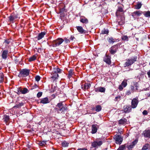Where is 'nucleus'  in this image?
<instances>
[{"mask_svg":"<svg viewBox=\"0 0 150 150\" xmlns=\"http://www.w3.org/2000/svg\"><path fill=\"white\" fill-rule=\"evenodd\" d=\"M74 75V72L72 69H70L68 72V75L67 76L69 79L70 78Z\"/></svg>","mask_w":150,"mask_h":150,"instance_id":"nucleus-26","label":"nucleus"},{"mask_svg":"<svg viewBox=\"0 0 150 150\" xmlns=\"http://www.w3.org/2000/svg\"><path fill=\"white\" fill-rule=\"evenodd\" d=\"M143 134L144 137L150 138V130H145L143 132Z\"/></svg>","mask_w":150,"mask_h":150,"instance_id":"nucleus-15","label":"nucleus"},{"mask_svg":"<svg viewBox=\"0 0 150 150\" xmlns=\"http://www.w3.org/2000/svg\"><path fill=\"white\" fill-rule=\"evenodd\" d=\"M2 68V67L1 66H0V70H1Z\"/></svg>","mask_w":150,"mask_h":150,"instance_id":"nucleus-62","label":"nucleus"},{"mask_svg":"<svg viewBox=\"0 0 150 150\" xmlns=\"http://www.w3.org/2000/svg\"><path fill=\"white\" fill-rule=\"evenodd\" d=\"M139 102L138 98V97H136L135 98H134L131 101V107L132 108H136Z\"/></svg>","mask_w":150,"mask_h":150,"instance_id":"nucleus-4","label":"nucleus"},{"mask_svg":"<svg viewBox=\"0 0 150 150\" xmlns=\"http://www.w3.org/2000/svg\"><path fill=\"white\" fill-rule=\"evenodd\" d=\"M149 144H147L144 145L142 147V148H143L144 149H145L146 150L148 149L149 148Z\"/></svg>","mask_w":150,"mask_h":150,"instance_id":"nucleus-41","label":"nucleus"},{"mask_svg":"<svg viewBox=\"0 0 150 150\" xmlns=\"http://www.w3.org/2000/svg\"><path fill=\"white\" fill-rule=\"evenodd\" d=\"M144 15L146 17H150V11H145L144 13Z\"/></svg>","mask_w":150,"mask_h":150,"instance_id":"nucleus-32","label":"nucleus"},{"mask_svg":"<svg viewBox=\"0 0 150 150\" xmlns=\"http://www.w3.org/2000/svg\"><path fill=\"white\" fill-rule=\"evenodd\" d=\"M98 91L101 92H104L105 91V88L102 87H99L98 89Z\"/></svg>","mask_w":150,"mask_h":150,"instance_id":"nucleus-31","label":"nucleus"},{"mask_svg":"<svg viewBox=\"0 0 150 150\" xmlns=\"http://www.w3.org/2000/svg\"><path fill=\"white\" fill-rule=\"evenodd\" d=\"M136 40H138L139 39H138V38H136Z\"/></svg>","mask_w":150,"mask_h":150,"instance_id":"nucleus-61","label":"nucleus"},{"mask_svg":"<svg viewBox=\"0 0 150 150\" xmlns=\"http://www.w3.org/2000/svg\"><path fill=\"white\" fill-rule=\"evenodd\" d=\"M4 80V75L3 73L0 74V83H2Z\"/></svg>","mask_w":150,"mask_h":150,"instance_id":"nucleus-34","label":"nucleus"},{"mask_svg":"<svg viewBox=\"0 0 150 150\" xmlns=\"http://www.w3.org/2000/svg\"><path fill=\"white\" fill-rule=\"evenodd\" d=\"M10 42V41L9 40H6L4 41V43H6L7 44H8Z\"/></svg>","mask_w":150,"mask_h":150,"instance_id":"nucleus-51","label":"nucleus"},{"mask_svg":"<svg viewBox=\"0 0 150 150\" xmlns=\"http://www.w3.org/2000/svg\"><path fill=\"white\" fill-rule=\"evenodd\" d=\"M129 37H128L127 35H124L122 37V39L123 40L128 41Z\"/></svg>","mask_w":150,"mask_h":150,"instance_id":"nucleus-37","label":"nucleus"},{"mask_svg":"<svg viewBox=\"0 0 150 150\" xmlns=\"http://www.w3.org/2000/svg\"><path fill=\"white\" fill-rule=\"evenodd\" d=\"M117 49L118 45H115L112 46L110 48L109 51L111 54H113L116 52Z\"/></svg>","mask_w":150,"mask_h":150,"instance_id":"nucleus-11","label":"nucleus"},{"mask_svg":"<svg viewBox=\"0 0 150 150\" xmlns=\"http://www.w3.org/2000/svg\"><path fill=\"white\" fill-rule=\"evenodd\" d=\"M134 85L135 86V90L136 91L140 92L141 90L139 89L138 84L137 82L134 83Z\"/></svg>","mask_w":150,"mask_h":150,"instance_id":"nucleus-27","label":"nucleus"},{"mask_svg":"<svg viewBox=\"0 0 150 150\" xmlns=\"http://www.w3.org/2000/svg\"><path fill=\"white\" fill-rule=\"evenodd\" d=\"M22 90L21 89H18L17 93L18 94H19L20 93H22Z\"/></svg>","mask_w":150,"mask_h":150,"instance_id":"nucleus-53","label":"nucleus"},{"mask_svg":"<svg viewBox=\"0 0 150 150\" xmlns=\"http://www.w3.org/2000/svg\"><path fill=\"white\" fill-rule=\"evenodd\" d=\"M143 114L144 115H147L148 114L146 110H144L142 112Z\"/></svg>","mask_w":150,"mask_h":150,"instance_id":"nucleus-54","label":"nucleus"},{"mask_svg":"<svg viewBox=\"0 0 150 150\" xmlns=\"http://www.w3.org/2000/svg\"><path fill=\"white\" fill-rule=\"evenodd\" d=\"M8 18L10 22L13 23L14 20L19 19V18L17 14H12L8 17Z\"/></svg>","mask_w":150,"mask_h":150,"instance_id":"nucleus-7","label":"nucleus"},{"mask_svg":"<svg viewBox=\"0 0 150 150\" xmlns=\"http://www.w3.org/2000/svg\"><path fill=\"white\" fill-rule=\"evenodd\" d=\"M45 33V32H42L39 33L37 38L38 40H39L42 39L44 36Z\"/></svg>","mask_w":150,"mask_h":150,"instance_id":"nucleus-22","label":"nucleus"},{"mask_svg":"<svg viewBox=\"0 0 150 150\" xmlns=\"http://www.w3.org/2000/svg\"><path fill=\"white\" fill-rule=\"evenodd\" d=\"M74 38V37L73 36H71L70 38V39L71 40H73Z\"/></svg>","mask_w":150,"mask_h":150,"instance_id":"nucleus-58","label":"nucleus"},{"mask_svg":"<svg viewBox=\"0 0 150 150\" xmlns=\"http://www.w3.org/2000/svg\"><path fill=\"white\" fill-rule=\"evenodd\" d=\"M3 120L6 123V125H8L10 120L9 117L8 115H5L4 116Z\"/></svg>","mask_w":150,"mask_h":150,"instance_id":"nucleus-14","label":"nucleus"},{"mask_svg":"<svg viewBox=\"0 0 150 150\" xmlns=\"http://www.w3.org/2000/svg\"><path fill=\"white\" fill-rule=\"evenodd\" d=\"M127 80H124L122 83L121 84L123 86V87H125L127 85Z\"/></svg>","mask_w":150,"mask_h":150,"instance_id":"nucleus-35","label":"nucleus"},{"mask_svg":"<svg viewBox=\"0 0 150 150\" xmlns=\"http://www.w3.org/2000/svg\"><path fill=\"white\" fill-rule=\"evenodd\" d=\"M81 88L83 90L84 89V87L83 86V85H82L81 86Z\"/></svg>","mask_w":150,"mask_h":150,"instance_id":"nucleus-60","label":"nucleus"},{"mask_svg":"<svg viewBox=\"0 0 150 150\" xmlns=\"http://www.w3.org/2000/svg\"><path fill=\"white\" fill-rule=\"evenodd\" d=\"M137 57L135 56L133 58H131L127 59L124 64L125 67H128L137 61Z\"/></svg>","mask_w":150,"mask_h":150,"instance_id":"nucleus-2","label":"nucleus"},{"mask_svg":"<svg viewBox=\"0 0 150 150\" xmlns=\"http://www.w3.org/2000/svg\"><path fill=\"white\" fill-rule=\"evenodd\" d=\"M91 84L90 83H86L85 84L84 86V89L83 90L85 91L86 89H89L90 87L91 86Z\"/></svg>","mask_w":150,"mask_h":150,"instance_id":"nucleus-28","label":"nucleus"},{"mask_svg":"<svg viewBox=\"0 0 150 150\" xmlns=\"http://www.w3.org/2000/svg\"><path fill=\"white\" fill-rule=\"evenodd\" d=\"M97 125H93L92 126L91 133L93 134L96 133L97 131Z\"/></svg>","mask_w":150,"mask_h":150,"instance_id":"nucleus-19","label":"nucleus"},{"mask_svg":"<svg viewBox=\"0 0 150 150\" xmlns=\"http://www.w3.org/2000/svg\"><path fill=\"white\" fill-rule=\"evenodd\" d=\"M142 150H146L145 149H144L143 148H142Z\"/></svg>","mask_w":150,"mask_h":150,"instance_id":"nucleus-63","label":"nucleus"},{"mask_svg":"<svg viewBox=\"0 0 150 150\" xmlns=\"http://www.w3.org/2000/svg\"><path fill=\"white\" fill-rule=\"evenodd\" d=\"M121 99V96H118L116 97H115V99L114 101H117L118 100H120Z\"/></svg>","mask_w":150,"mask_h":150,"instance_id":"nucleus-43","label":"nucleus"},{"mask_svg":"<svg viewBox=\"0 0 150 150\" xmlns=\"http://www.w3.org/2000/svg\"><path fill=\"white\" fill-rule=\"evenodd\" d=\"M77 150H88L87 149L84 148H79L77 149Z\"/></svg>","mask_w":150,"mask_h":150,"instance_id":"nucleus-57","label":"nucleus"},{"mask_svg":"<svg viewBox=\"0 0 150 150\" xmlns=\"http://www.w3.org/2000/svg\"><path fill=\"white\" fill-rule=\"evenodd\" d=\"M64 42H65L66 43H69L70 42V41L69 39H67L66 38H65L64 39Z\"/></svg>","mask_w":150,"mask_h":150,"instance_id":"nucleus-49","label":"nucleus"},{"mask_svg":"<svg viewBox=\"0 0 150 150\" xmlns=\"http://www.w3.org/2000/svg\"><path fill=\"white\" fill-rule=\"evenodd\" d=\"M147 74L148 75L149 77H150V70H149V71L147 72Z\"/></svg>","mask_w":150,"mask_h":150,"instance_id":"nucleus-59","label":"nucleus"},{"mask_svg":"<svg viewBox=\"0 0 150 150\" xmlns=\"http://www.w3.org/2000/svg\"><path fill=\"white\" fill-rule=\"evenodd\" d=\"M117 150H124V147L123 146L120 147Z\"/></svg>","mask_w":150,"mask_h":150,"instance_id":"nucleus-55","label":"nucleus"},{"mask_svg":"<svg viewBox=\"0 0 150 150\" xmlns=\"http://www.w3.org/2000/svg\"><path fill=\"white\" fill-rule=\"evenodd\" d=\"M49 102L50 101L48 98L47 97L42 99L40 102V103L43 104L47 103Z\"/></svg>","mask_w":150,"mask_h":150,"instance_id":"nucleus-20","label":"nucleus"},{"mask_svg":"<svg viewBox=\"0 0 150 150\" xmlns=\"http://www.w3.org/2000/svg\"><path fill=\"white\" fill-rule=\"evenodd\" d=\"M142 11H137L132 13V16L134 17L137 16H139L142 14Z\"/></svg>","mask_w":150,"mask_h":150,"instance_id":"nucleus-13","label":"nucleus"},{"mask_svg":"<svg viewBox=\"0 0 150 150\" xmlns=\"http://www.w3.org/2000/svg\"><path fill=\"white\" fill-rule=\"evenodd\" d=\"M111 57L110 56L106 54L103 58V61L107 64L110 65L111 63Z\"/></svg>","mask_w":150,"mask_h":150,"instance_id":"nucleus-10","label":"nucleus"},{"mask_svg":"<svg viewBox=\"0 0 150 150\" xmlns=\"http://www.w3.org/2000/svg\"><path fill=\"white\" fill-rule=\"evenodd\" d=\"M123 11L122 8L120 6L118 7V9L116 13V15L117 16H120L119 12H122Z\"/></svg>","mask_w":150,"mask_h":150,"instance_id":"nucleus-23","label":"nucleus"},{"mask_svg":"<svg viewBox=\"0 0 150 150\" xmlns=\"http://www.w3.org/2000/svg\"><path fill=\"white\" fill-rule=\"evenodd\" d=\"M142 6V4L141 3H138L134 6V8L136 9H139Z\"/></svg>","mask_w":150,"mask_h":150,"instance_id":"nucleus-29","label":"nucleus"},{"mask_svg":"<svg viewBox=\"0 0 150 150\" xmlns=\"http://www.w3.org/2000/svg\"><path fill=\"white\" fill-rule=\"evenodd\" d=\"M38 87V86L36 84H34V85L33 86L31 87V89H35L36 88Z\"/></svg>","mask_w":150,"mask_h":150,"instance_id":"nucleus-47","label":"nucleus"},{"mask_svg":"<svg viewBox=\"0 0 150 150\" xmlns=\"http://www.w3.org/2000/svg\"><path fill=\"white\" fill-rule=\"evenodd\" d=\"M123 86L121 84L119 86V89L120 90V91H122V90L123 89Z\"/></svg>","mask_w":150,"mask_h":150,"instance_id":"nucleus-50","label":"nucleus"},{"mask_svg":"<svg viewBox=\"0 0 150 150\" xmlns=\"http://www.w3.org/2000/svg\"><path fill=\"white\" fill-rule=\"evenodd\" d=\"M78 31L81 34H84L86 33V31L84 30L81 26H78L76 27Z\"/></svg>","mask_w":150,"mask_h":150,"instance_id":"nucleus-16","label":"nucleus"},{"mask_svg":"<svg viewBox=\"0 0 150 150\" xmlns=\"http://www.w3.org/2000/svg\"><path fill=\"white\" fill-rule=\"evenodd\" d=\"M131 93V92L129 91H127V92L126 93V94L127 95H130Z\"/></svg>","mask_w":150,"mask_h":150,"instance_id":"nucleus-56","label":"nucleus"},{"mask_svg":"<svg viewBox=\"0 0 150 150\" xmlns=\"http://www.w3.org/2000/svg\"><path fill=\"white\" fill-rule=\"evenodd\" d=\"M148 95L149 96H150V93H149V94H148Z\"/></svg>","mask_w":150,"mask_h":150,"instance_id":"nucleus-64","label":"nucleus"},{"mask_svg":"<svg viewBox=\"0 0 150 150\" xmlns=\"http://www.w3.org/2000/svg\"><path fill=\"white\" fill-rule=\"evenodd\" d=\"M64 41L63 39L61 38H58L57 39L53 41L52 42V45L53 47H56L59 45Z\"/></svg>","mask_w":150,"mask_h":150,"instance_id":"nucleus-3","label":"nucleus"},{"mask_svg":"<svg viewBox=\"0 0 150 150\" xmlns=\"http://www.w3.org/2000/svg\"><path fill=\"white\" fill-rule=\"evenodd\" d=\"M101 110V107L100 105H96V111L97 112H99Z\"/></svg>","mask_w":150,"mask_h":150,"instance_id":"nucleus-33","label":"nucleus"},{"mask_svg":"<svg viewBox=\"0 0 150 150\" xmlns=\"http://www.w3.org/2000/svg\"><path fill=\"white\" fill-rule=\"evenodd\" d=\"M81 17L80 19V21L81 22L83 23H88V21L86 18L83 16H81Z\"/></svg>","mask_w":150,"mask_h":150,"instance_id":"nucleus-24","label":"nucleus"},{"mask_svg":"<svg viewBox=\"0 0 150 150\" xmlns=\"http://www.w3.org/2000/svg\"><path fill=\"white\" fill-rule=\"evenodd\" d=\"M108 41L110 44H112L114 42H117V40L113 38L112 37H110L108 39Z\"/></svg>","mask_w":150,"mask_h":150,"instance_id":"nucleus-21","label":"nucleus"},{"mask_svg":"<svg viewBox=\"0 0 150 150\" xmlns=\"http://www.w3.org/2000/svg\"><path fill=\"white\" fill-rule=\"evenodd\" d=\"M53 69L54 71L57 74L61 73L63 71L61 69L57 67H54Z\"/></svg>","mask_w":150,"mask_h":150,"instance_id":"nucleus-25","label":"nucleus"},{"mask_svg":"<svg viewBox=\"0 0 150 150\" xmlns=\"http://www.w3.org/2000/svg\"><path fill=\"white\" fill-rule=\"evenodd\" d=\"M135 86H134V84H133V86H131V89L132 92H133L134 91H135Z\"/></svg>","mask_w":150,"mask_h":150,"instance_id":"nucleus-44","label":"nucleus"},{"mask_svg":"<svg viewBox=\"0 0 150 150\" xmlns=\"http://www.w3.org/2000/svg\"><path fill=\"white\" fill-rule=\"evenodd\" d=\"M36 56L35 55H33L31 57L29 58L28 59V61L29 62L33 61L36 59Z\"/></svg>","mask_w":150,"mask_h":150,"instance_id":"nucleus-30","label":"nucleus"},{"mask_svg":"<svg viewBox=\"0 0 150 150\" xmlns=\"http://www.w3.org/2000/svg\"><path fill=\"white\" fill-rule=\"evenodd\" d=\"M132 108L130 105H126L124 107L123 110L125 112L128 113L131 111Z\"/></svg>","mask_w":150,"mask_h":150,"instance_id":"nucleus-12","label":"nucleus"},{"mask_svg":"<svg viewBox=\"0 0 150 150\" xmlns=\"http://www.w3.org/2000/svg\"><path fill=\"white\" fill-rule=\"evenodd\" d=\"M22 93L23 94H25L27 93L28 91V89L26 88H24L22 90Z\"/></svg>","mask_w":150,"mask_h":150,"instance_id":"nucleus-42","label":"nucleus"},{"mask_svg":"<svg viewBox=\"0 0 150 150\" xmlns=\"http://www.w3.org/2000/svg\"><path fill=\"white\" fill-rule=\"evenodd\" d=\"M127 120L124 118H122L119 120L118 121L119 124L122 125H125L126 123Z\"/></svg>","mask_w":150,"mask_h":150,"instance_id":"nucleus-18","label":"nucleus"},{"mask_svg":"<svg viewBox=\"0 0 150 150\" xmlns=\"http://www.w3.org/2000/svg\"><path fill=\"white\" fill-rule=\"evenodd\" d=\"M30 70L27 69H23L20 72V74L23 77H25L29 75Z\"/></svg>","mask_w":150,"mask_h":150,"instance_id":"nucleus-6","label":"nucleus"},{"mask_svg":"<svg viewBox=\"0 0 150 150\" xmlns=\"http://www.w3.org/2000/svg\"><path fill=\"white\" fill-rule=\"evenodd\" d=\"M51 75L52 76L51 78L53 79V81L55 80L56 79H57L59 77L58 74L54 71L52 73Z\"/></svg>","mask_w":150,"mask_h":150,"instance_id":"nucleus-17","label":"nucleus"},{"mask_svg":"<svg viewBox=\"0 0 150 150\" xmlns=\"http://www.w3.org/2000/svg\"><path fill=\"white\" fill-rule=\"evenodd\" d=\"M114 138L116 141V144H120L122 141V138L120 135H116L115 136Z\"/></svg>","mask_w":150,"mask_h":150,"instance_id":"nucleus-8","label":"nucleus"},{"mask_svg":"<svg viewBox=\"0 0 150 150\" xmlns=\"http://www.w3.org/2000/svg\"><path fill=\"white\" fill-rule=\"evenodd\" d=\"M61 102L56 105V108L58 113H64L67 110V107L65 105V104Z\"/></svg>","mask_w":150,"mask_h":150,"instance_id":"nucleus-1","label":"nucleus"},{"mask_svg":"<svg viewBox=\"0 0 150 150\" xmlns=\"http://www.w3.org/2000/svg\"><path fill=\"white\" fill-rule=\"evenodd\" d=\"M103 144V142L102 141L97 139L96 140L94 141L92 143V146L95 148L97 147L98 146H100Z\"/></svg>","mask_w":150,"mask_h":150,"instance_id":"nucleus-5","label":"nucleus"},{"mask_svg":"<svg viewBox=\"0 0 150 150\" xmlns=\"http://www.w3.org/2000/svg\"><path fill=\"white\" fill-rule=\"evenodd\" d=\"M138 141L137 140H135L132 142V144L133 145H135L137 142Z\"/></svg>","mask_w":150,"mask_h":150,"instance_id":"nucleus-52","label":"nucleus"},{"mask_svg":"<svg viewBox=\"0 0 150 150\" xmlns=\"http://www.w3.org/2000/svg\"><path fill=\"white\" fill-rule=\"evenodd\" d=\"M122 14V15L121 17V19H122V23H124V20L125 19V18L124 16L123 13Z\"/></svg>","mask_w":150,"mask_h":150,"instance_id":"nucleus-48","label":"nucleus"},{"mask_svg":"<svg viewBox=\"0 0 150 150\" xmlns=\"http://www.w3.org/2000/svg\"><path fill=\"white\" fill-rule=\"evenodd\" d=\"M40 79V77L39 76H37L35 77V80L37 81H39Z\"/></svg>","mask_w":150,"mask_h":150,"instance_id":"nucleus-45","label":"nucleus"},{"mask_svg":"<svg viewBox=\"0 0 150 150\" xmlns=\"http://www.w3.org/2000/svg\"><path fill=\"white\" fill-rule=\"evenodd\" d=\"M42 95V93L41 92H38L37 95V96L38 98H39Z\"/></svg>","mask_w":150,"mask_h":150,"instance_id":"nucleus-46","label":"nucleus"},{"mask_svg":"<svg viewBox=\"0 0 150 150\" xmlns=\"http://www.w3.org/2000/svg\"><path fill=\"white\" fill-rule=\"evenodd\" d=\"M23 105V103L22 102L19 103L18 104L14 106V107L18 108H20L21 106Z\"/></svg>","mask_w":150,"mask_h":150,"instance_id":"nucleus-39","label":"nucleus"},{"mask_svg":"<svg viewBox=\"0 0 150 150\" xmlns=\"http://www.w3.org/2000/svg\"><path fill=\"white\" fill-rule=\"evenodd\" d=\"M8 51L7 50H4L1 52V56L2 59H6L8 55Z\"/></svg>","mask_w":150,"mask_h":150,"instance_id":"nucleus-9","label":"nucleus"},{"mask_svg":"<svg viewBox=\"0 0 150 150\" xmlns=\"http://www.w3.org/2000/svg\"><path fill=\"white\" fill-rule=\"evenodd\" d=\"M109 33V30L107 29L104 28L101 32V34H108Z\"/></svg>","mask_w":150,"mask_h":150,"instance_id":"nucleus-36","label":"nucleus"},{"mask_svg":"<svg viewBox=\"0 0 150 150\" xmlns=\"http://www.w3.org/2000/svg\"><path fill=\"white\" fill-rule=\"evenodd\" d=\"M46 144V141H40L38 144L40 146H44Z\"/></svg>","mask_w":150,"mask_h":150,"instance_id":"nucleus-38","label":"nucleus"},{"mask_svg":"<svg viewBox=\"0 0 150 150\" xmlns=\"http://www.w3.org/2000/svg\"><path fill=\"white\" fill-rule=\"evenodd\" d=\"M69 144V143L66 142H64L62 143V145L64 147L68 146Z\"/></svg>","mask_w":150,"mask_h":150,"instance_id":"nucleus-40","label":"nucleus"}]
</instances>
